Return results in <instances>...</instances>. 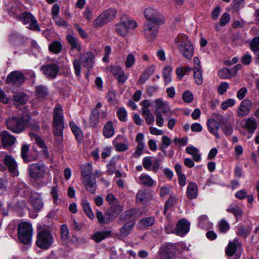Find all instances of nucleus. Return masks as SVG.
<instances>
[{"mask_svg": "<svg viewBox=\"0 0 259 259\" xmlns=\"http://www.w3.org/2000/svg\"><path fill=\"white\" fill-rule=\"evenodd\" d=\"M188 38L187 35L179 34L176 38L175 42L180 52L185 58L190 60L193 57L194 49Z\"/></svg>", "mask_w": 259, "mask_h": 259, "instance_id": "f257e3e1", "label": "nucleus"}, {"mask_svg": "<svg viewBox=\"0 0 259 259\" xmlns=\"http://www.w3.org/2000/svg\"><path fill=\"white\" fill-rule=\"evenodd\" d=\"M63 118L61 108H55L53 112V131L58 144L62 142L63 139V130L64 127Z\"/></svg>", "mask_w": 259, "mask_h": 259, "instance_id": "f03ea898", "label": "nucleus"}, {"mask_svg": "<svg viewBox=\"0 0 259 259\" xmlns=\"http://www.w3.org/2000/svg\"><path fill=\"white\" fill-rule=\"evenodd\" d=\"M17 231L18 238L22 243L28 244L31 242L33 231L30 223L25 222L20 223Z\"/></svg>", "mask_w": 259, "mask_h": 259, "instance_id": "7ed1b4c3", "label": "nucleus"}, {"mask_svg": "<svg viewBox=\"0 0 259 259\" xmlns=\"http://www.w3.org/2000/svg\"><path fill=\"white\" fill-rule=\"evenodd\" d=\"M6 124L8 129L11 132L19 134L25 130L27 121L23 118L12 116L6 119Z\"/></svg>", "mask_w": 259, "mask_h": 259, "instance_id": "20e7f679", "label": "nucleus"}, {"mask_svg": "<svg viewBox=\"0 0 259 259\" xmlns=\"http://www.w3.org/2000/svg\"><path fill=\"white\" fill-rule=\"evenodd\" d=\"M53 241V235L49 231L42 230L37 233L36 244L39 248L47 249L51 246Z\"/></svg>", "mask_w": 259, "mask_h": 259, "instance_id": "39448f33", "label": "nucleus"}, {"mask_svg": "<svg viewBox=\"0 0 259 259\" xmlns=\"http://www.w3.org/2000/svg\"><path fill=\"white\" fill-rule=\"evenodd\" d=\"M47 169V166L40 162L31 164L28 168L29 176L36 180L44 178Z\"/></svg>", "mask_w": 259, "mask_h": 259, "instance_id": "423d86ee", "label": "nucleus"}, {"mask_svg": "<svg viewBox=\"0 0 259 259\" xmlns=\"http://www.w3.org/2000/svg\"><path fill=\"white\" fill-rule=\"evenodd\" d=\"M20 20L24 25H27V28L36 31H40V27L36 19L29 12L23 13L20 15Z\"/></svg>", "mask_w": 259, "mask_h": 259, "instance_id": "0eeeda50", "label": "nucleus"}, {"mask_svg": "<svg viewBox=\"0 0 259 259\" xmlns=\"http://www.w3.org/2000/svg\"><path fill=\"white\" fill-rule=\"evenodd\" d=\"M160 24L146 21L143 26L144 34L149 41H153L156 38Z\"/></svg>", "mask_w": 259, "mask_h": 259, "instance_id": "6e6552de", "label": "nucleus"}, {"mask_svg": "<svg viewBox=\"0 0 259 259\" xmlns=\"http://www.w3.org/2000/svg\"><path fill=\"white\" fill-rule=\"evenodd\" d=\"M144 14L147 20L146 21L158 24H162L164 22V20L160 13L153 8H148L146 9Z\"/></svg>", "mask_w": 259, "mask_h": 259, "instance_id": "1a4fd4ad", "label": "nucleus"}, {"mask_svg": "<svg viewBox=\"0 0 259 259\" xmlns=\"http://www.w3.org/2000/svg\"><path fill=\"white\" fill-rule=\"evenodd\" d=\"M107 112L105 111H100L98 109H94L90 116L89 123L91 127H96L100 121L106 119Z\"/></svg>", "mask_w": 259, "mask_h": 259, "instance_id": "9d476101", "label": "nucleus"}, {"mask_svg": "<svg viewBox=\"0 0 259 259\" xmlns=\"http://www.w3.org/2000/svg\"><path fill=\"white\" fill-rule=\"evenodd\" d=\"M6 80L9 83L19 86L24 82L25 77L22 73L18 71H14L8 75Z\"/></svg>", "mask_w": 259, "mask_h": 259, "instance_id": "9b49d317", "label": "nucleus"}, {"mask_svg": "<svg viewBox=\"0 0 259 259\" xmlns=\"http://www.w3.org/2000/svg\"><path fill=\"white\" fill-rule=\"evenodd\" d=\"M175 251V246L171 244H164L160 249L157 259H170Z\"/></svg>", "mask_w": 259, "mask_h": 259, "instance_id": "f8f14e48", "label": "nucleus"}, {"mask_svg": "<svg viewBox=\"0 0 259 259\" xmlns=\"http://www.w3.org/2000/svg\"><path fill=\"white\" fill-rule=\"evenodd\" d=\"M4 162L8 167L9 172L13 176H18L19 171L17 163L13 157L9 155H6L4 158Z\"/></svg>", "mask_w": 259, "mask_h": 259, "instance_id": "ddd939ff", "label": "nucleus"}, {"mask_svg": "<svg viewBox=\"0 0 259 259\" xmlns=\"http://www.w3.org/2000/svg\"><path fill=\"white\" fill-rule=\"evenodd\" d=\"M252 107L251 101L248 99L243 100L240 103L237 110V115L239 117H243L249 114Z\"/></svg>", "mask_w": 259, "mask_h": 259, "instance_id": "4468645a", "label": "nucleus"}, {"mask_svg": "<svg viewBox=\"0 0 259 259\" xmlns=\"http://www.w3.org/2000/svg\"><path fill=\"white\" fill-rule=\"evenodd\" d=\"M117 213H114L108 210L104 215L101 211H97L96 212V217L100 224H108L112 222L116 217Z\"/></svg>", "mask_w": 259, "mask_h": 259, "instance_id": "2eb2a0df", "label": "nucleus"}, {"mask_svg": "<svg viewBox=\"0 0 259 259\" xmlns=\"http://www.w3.org/2000/svg\"><path fill=\"white\" fill-rule=\"evenodd\" d=\"M190 225V223L187 220H180L177 223L176 233L180 236L185 235L189 232Z\"/></svg>", "mask_w": 259, "mask_h": 259, "instance_id": "dca6fc26", "label": "nucleus"}, {"mask_svg": "<svg viewBox=\"0 0 259 259\" xmlns=\"http://www.w3.org/2000/svg\"><path fill=\"white\" fill-rule=\"evenodd\" d=\"M94 57L95 56L93 53L87 52L81 55L80 62L83 67L90 69L93 66Z\"/></svg>", "mask_w": 259, "mask_h": 259, "instance_id": "f3484780", "label": "nucleus"}, {"mask_svg": "<svg viewBox=\"0 0 259 259\" xmlns=\"http://www.w3.org/2000/svg\"><path fill=\"white\" fill-rule=\"evenodd\" d=\"M30 201L32 206L36 210L39 211L43 207L42 199L38 193L32 192Z\"/></svg>", "mask_w": 259, "mask_h": 259, "instance_id": "a211bd4d", "label": "nucleus"}, {"mask_svg": "<svg viewBox=\"0 0 259 259\" xmlns=\"http://www.w3.org/2000/svg\"><path fill=\"white\" fill-rule=\"evenodd\" d=\"M1 141L3 146L5 148L10 147L14 145L15 138L6 131H4L1 134Z\"/></svg>", "mask_w": 259, "mask_h": 259, "instance_id": "6ab92c4d", "label": "nucleus"}, {"mask_svg": "<svg viewBox=\"0 0 259 259\" xmlns=\"http://www.w3.org/2000/svg\"><path fill=\"white\" fill-rule=\"evenodd\" d=\"M41 70L47 76L55 78L59 71V67L56 64H51L42 66Z\"/></svg>", "mask_w": 259, "mask_h": 259, "instance_id": "aec40b11", "label": "nucleus"}, {"mask_svg": "<svg viewBox=\"0 0 259 259\" xmlns=\"http://www.w3.org/2000/svg\"><path fill=\"white\" fill-rule=\"evenodd\" d=\"M207 125L209 132L215 136L216 138L220 139V136L218 134V130L220 128L219 123L213 119H209L207 122Z\"/></svg>", "mask_w": 259, "mask_h": 259, "instance_id": "412c9836", "label": "nucleus"}, {"mask_svg": "<svg viewBox=\"0 0 259 259\" xmlns=\"http://www.w3.org/2000/svg\"><path fill=\"white\" fill-rule=\"evenodd\" d=\"M151 199V195L146 190H140L136 195L137 203H146Z\"/></svg>", "mask_w": 259, "mask_h": 259, "instance_id": "4be33fe9", "label": "nucleus"}, {"mask_svg": "<svg viewBox=\"0 0 259 259\" xmlns=\"http://www.w3.org/2000/svg\"><path fill=\"white\" fill-rule=\"evenodd\" d=\"M226 210L228 212L233 213L237 221L242 218L243 213L242 209L236 204H231L230 205Z\"/></svg>", "mask_w": 259, "mask_h": 259, "instance_id": "5701e85b", "label": "nucleus"}, {"mask_svg": "<svg viewBox=\"0 0 259 259\" xmlns=\"http://www.w3.org/2000/svg\"><path fill=\"white\" fill-rule=\"evenodd\" d=\"M240 245L239 239L234 238L232 241H230L226 249V253L227 255L232 256L236 251L237 247Z\"/></svg>", "mask_w": 259, "mask_h": 259, "instance_id": "b1692460", "label": "nucleus"}, {"mask_svg": "<svg viewBox=\"0 0 259 259\" xmlns=\"http://www.w3.org/2000/svg\"><path fill=\"white\" fill-rule=\"evenodd\" d=\"M29 147V145L25 144L22 145L21 148V157L25 163H29L34 160L28 155Z\"/></svg>", "mask_w": 259, "mask_h": 259, "instance_id": "393cba45", "label": "nucleus"}, {"mask_svg": "<svg viewBox=\"0 0 259 259\" xmlns=\"http://www.w3.org/2000/svg\"><path fill=\"white\" fill-rule=\"evenodd\" d=\"M107 23L112 21L117 15V11L115 9L110 8L105 10L101 14Z\"/></svg>", "mask_w": 259, "mask_h": 259, "instance_id": "a878e982", "label": "nucleus"}, {"mask_svg": "<svg viewBox=\"0 0 259 259\" xmlns=\"http://www.w3.org/2000/svg\"><path fill=\"white\" fill-rule=\"evenodd\" d=\"M187 194L189 199H195L198 195L197 185L194 183H190L187 187Z\"/></svg>", "mask_w": 259, "mask_h": 259, "instance_id": "bb28decb", "label": "nucleus"}, {"mask_svg": "<svg viewBox=\"0 0 259 259\" xmlns=\"http://www.w3.org/2000/svg\"><path fill=\"white\" fill-rule=\"evenodd\" d=\"M115 131L111 121H109L104 125L103 130V134L106 138L112 137L114 134Z\"/></svg>", "mask_w": 259, "mask_h": 259, "instance_id": "cd10ccee", "label": "nucleus"}, {"mask_svg": "<svg viewBox=\"0 0 259 259\" xmlns=\"http://www.w3.org/2000/svg\"><path fill=\"white\" fill-rule=\"evenodd\" d=\"M186 152L192 155L193 159L195 162H199L201 159V154L199 153L198 149L193 146H190L186 148Z\"/></svg>", "mask_w": 259, "mask_h": 259, "instance_id": "c85d7f7f", "label": "nucleus"}, {"mask_svg": "<svg viewBox=\"0 0 259 259\" xmlns=\"http://www.w3.org/2000/svg\"><path fill=\"white\" fill-rule=\"evenodd\" d=\"M83 183L88 191L92 193L95 192L97 187L96 180L90 177L84 181Z\"/></svg>", "mask_w": 259, "mask_h": 259, "instance_id": "c756f323", "label": "nucleus"}, {"mask_svg": "<svg viewBox=\"0 0 259 259\" xmlns=\"http://www.w3.org/2000/svg\"><path fill=\"white\" fill-rule=\"evenodd\" d=\"M155 223V218L153 217H147L140 220L138 226L140 229H144L153 225Z\"/></svg>", "mask_w": 259, "mask_h": 259, "instance_id": "7c9ffc66", "label": "nucleus"}, {"mask_svg": "<svg viewBox=\"0 0 259 259\" xmlns=\"http://www.w3.org/2000/svg\"><path fill=\"white\" fill-rule=\"evenodd\" d=\"M257 126V124L254 118H249L245 119L244 127L248 130L250 133H253Z\"/></svg>", "mask_w": 259, "mask_h": 259, "instance_id": "2f4dec72", "label": "nucleus"}, {"mask_svg": "<svg viewBox=\"0 0 259 259\" xmlns=\"http://www.w3.org/2000/svg\"><path fill=\"white\" fill-rule=\"evenodd\" d=\"M139 180L140 183L145 186L151 187L154 184V180L147 174H142L139 177Z\"/></svg>", "mask_w": 259, "mask_h": 259, "instance_id": "473e14b6", "label": "nucleus"}, {"mask_svg": "<svg viewBox=\"0 0 259 259\" xmlns=\"http://www.w3.org/2000/svg\"><path fill=\"white\" fill-rule=\"evenodd\" d=\"M67 40L71 46V49H76L77 51L81 50V46L78 39L71 35H68L66 36Z\"/></svg>", "mask_w": 259, "mask_h": 259, "instance_id": "72a5a7b5", "label": "nucleus"}, {"mask_svg": "<svg viewBox=\"0 0 259 259\" xmlns=\"http://www.w3.org/2000/svg\"><path fill=\"white\" fill-rule=\"evenodd\" d=\"M110 235L111 231H109L97 232L94 234L92 238L96 242H100Z\"/></svg>", "mask_w": 259, "mask_h": 259, "instance_id": "f704fd0d", "label": "nucleus"}, {"mask_svg": "<svg viewBox=\"0 0 259 259\" xmlns=\"http://www.w3.org/2000/svg\"><path fill=\"white\" fill-rule=\"evenodd\" d=\"M218 228L220 233L225 234L229 230L230 226L228 221L223 219L218 222Z\"/></svg>", "mask_w": 259, "mask_h": 259, "instance_id": "c9c22d12", "label": "nucleus"}, {"mask_svg": "<svg viewBox=\"0 0 259 259\" xmlns=\"http://www.w3.org/2000/svg\"><path fill=\"white\" fill-rule=\"evenodd\" d=\"M251 230V228L249 227L240 225L238 227L236 233L238 235L246 238L250 234Z\"/></svg>", "mask_w": 259, "mask_h": 259, "instance_id": "e433bc0d", "label": "nucleus"}, {"mask_svg": "<svg viewBox=\"0 0 259 259\" xmlns=\"http://www.w3.org/2000/svg\"><path fill=\"white\" fill-rule=\"evenodd\" d=\"M135 223L133 221H130L125 224L124 226L120 229V232L122 236H126L129 234L133 230Z\"/></svg>", "mask_w": 259, "mask_h": 259, "instance_id": "4c0bfd02", "label": "nucleus"}, {"mask_svg": "<svg viewBox=\"0 0 259 259\" xmlns=\"http://www.w3.org/2000/svg\"><path fill=\"white\" fill-rule=\"evenodd\" d=\"M13 99L16 104H24L27 102L28 98L25 94L19 93L13 96Z\"/></svg>", "mask_w": 259, "mask_h": 259, "instance_id": "58836bf2", "label": "nucleus"}, {"mask_svg": "<svg viewBox=\"0 0 259 259\" xmlns=\"http://www.w3.org/2000/svg\"><path fill=\"white\" fill-rule=\"evenodd\" d=\"M137 211L135 209H131L123 212L119 217L121 222L130 219L132 217L136 214Z\"/></svg>", "mask_w": 259, "mask_h": 259, "instance_id": "ea45409f", "label": "nucleus"}, {"mask_svg": "<svg viewBox=\"0 0 259 259\" xmlns=\"http://www.w3.org/2000/svg\"><path fill=\"white\" fill-rule=\"evenodd\" d=\"M142 114L147 124H151L154 121V117L149 109H142Z\"/></svg>", "mask_w": 259, "mask_h": 259, "instance_id": "a19ab883", "label": "nucleus"}, {"mask_svg": "<svg viewBox=\"0 0 259 259\" xmlns=\"http://www.w3.org/2000/svg\"><path fill=\"white\" fill-rule=\"evenodd\" d=\"M194 74L193 76L196 83L198 85H200L203 83V77L202 69L198 68L193 67Z\"/></svg>", "mask_w": 259, "mask_h": 259, "instance_id": "79ce46f5", "label": "nucleus"}, {"mask_svg": "<svg viewBox=\"0 0 259 259\" xmlns=\"http://www.w3.org/2000/svg\"><path fill=\"white\" fill-rule=\"evenodd\" d=\"M69 125L77 140L79 142L82 139V133L80 129L77 126L73 121H70Z\"/></svg>", "mask_w": 259, "mask_h": 259, "instance_id": "37998d69", "label": "nucleus"}, {"mask_svg": "<svg viewBox=\"0 0 259 259\" xmlns=\"http://www.w3.org/2000/svg\"><path fill=\"white\" fill-rule=\"evenodd\" d=\"M62 45L59 41L52 42L49 46V50L54 54H58L62 49Z\"/></svg>", "mask_w": 259, "mask_h": 259, "instance_id": "c03bdc74", "label": "nucleus"}, {"mask_svg": "<svg viewBox=\"0 0 259 259\" xmlns=\"http://www.w3.org/2000/svg\"><path fill=\"white\" fill-rule=\"evenodd\" d=\"M171 67L170 66H166L163 69V77L164 79V82L166 84L169 83L171 81Z\"/></svg>", "mask_w": 259, "mask_h": 259, "instance_id": "a18cd8bd", "label": "nucleus"}, {"mask_svg": "<svg viewBox=\"0 0 259 259\" xmlns=\"http://www.w3.org/2000/svg\"><path fill=\"white\" fill-rule=\"evenodd\" d=\"M81 204L85 213L90 219L92 220L94 218V215L91 209L89 202L86 200H83Z\"/></svg>", "mask_w": 259, "mask_h": 259, "instance_id": "49530a36", "label": "nucleus"}, {"mask_svg": "<svg viewBox=\"0 0 259 259\" xmlns=\"http://www.w3.org/2000/svg\"><path fill=\"white\" fill-rule=\"evenodd\" d=\"M171 141L167 136H163L161 138V143L160 145L159 149L163 152H165L166 149L171 144Z\"/></svg>", "mask_w": 259, "mask_h": 259, "instance_id": "de8ad7c7", "label": "nucleus"}, {"mask_svg": "<svg viewBox=\"0 0 259 259\" xmlns=\"http://www.w3.org/2000/svg\"><path fill=\"white\" fill-rule=\"evenodd\" d=\"M116 151L117 152H123L128 149V141L122 143L121 142L113 144Z\"/></svg>", "mask_w": 259, "mask_h": 259, "instance_id": "09e8293b", "label": "nucleus"}, {"mask_svg": "<svg viewBox=\"0 0 259 259\" xmlns=\"http://www.w3.org/2000/svg\"><path fill=\"white\" fill-rule=\"evenodd\" d=\"M60 233L62 240L66 243L69 239V231L66 225L61 226Z\"/></svg>", "mask_w": 259, "mask_h": 259, "instance_id": "8fccbe9b", "label": "nucleus"}, {"mask_svg": "<svg viewBox=\"0 0 259 259\" xmlns=\"http://www.w3.org/2000/svg\"><path fill=\"white\" fill-rule=\"evenodd\" d=\"M29 136L31 139L35 141V142L41 148L46 147L44 141L33 133H30Z\"/></svg>", "mask_w": 259, "mask_h": 259, "instance_id": "3c124183", "label": "nucleus"}, {"mask_svg": "<svg viewBox=\"0 0 259 259\" xmlns=\"http://www.w3.org/2000/svg\"><path fill=\"white\" fill-rule=\"evenodd\" d=\"M36 93L38 97L44 98L48 95V91L45 86L39 85L36 88Z\"/></svg>", "mask_w": 259, "mask_h": 259, "instance_id": "603ef678", "label": "nucleus"}, {"mask_svg": "<svg viewBox=\"0 0 259 259\" xmlns=\"http://www.w3.org/2000/svg\"><path fill=\"white\" fill-rule=\"evenodd\" d=\"M107 23L104 18L100 14L94 21L93 26L95 28L101 27Z\"/></svg>", "mask_w": 259, "mask_h": 259, "instance_id": "864d4df0", "label": "nucleus"}, {"mask_svg": "<svg viewBox=\"0 0 259 259\" xmlns=\"http://www.w3.org/2000/svg\"><path fill=\"white\" fill-rule=\"evenodd\" d=\"M116 31L122 36H125L128 33V30L122 22L116 25Z\"/></svg>", "mask_w": 259, "mask_h": 259, "instance_id": "5fc2aeb1", "label": "nucleus"}, {"mask_svg": "<svg viewBox=\"0 0 259 259\" xmlns=\"http://www.w3.org/2000/svg\"><path fill=\"white\" fill-rule=\"evenodd\" d=\"M92 173V167L90 164H87L82 168L81 174L82 176L87 179L90 177Z\"/></svg>", "mask_w": 259, "mask_h": 259, "instance_id": "6e6d98bb", "label": "nucleus"}, {"mask_svg": "<svg viewBox=\"0 0 259 259\" xmlns=\"http://www.w3.org/2000/svg\"><path fill=\"white\" fill-rule=\"evenodd\" d=\"M135 61L136 59L135 56L133 54L130 53L126 57V60L125 61V66L126 68H131L134 65Z\"/></svg>", "mask_w": 259, "mask_h": 259, "instance_id": "4d7b16f0", "label": "nucleus"}, {"mask_svg": "<svg viewBox=\"0 0 259 259\" xmlns=\"http://www.w3.org/2000/svg\"><path fill=\"white\" fill-rule=\"evenodd\" d=\"M222 130L226 135H230L233 133V128L231 125L227 122H222Z\"/></svg>", "mask_w": 259, "mask_h": 259, "instance_id": "13d9d810", "label": "nucleus"}, {"mask_svg": "<svg viewBox=\"0 0 259 259\" xmlns=\"http://www.w3.org/2000/svg\"><path fill=\"white\" fill-rule=\"evenodd\" d=\"M230 20V15L228 13H224L220 19V25L221 26H225Z\"/></svg>", "mask_w": 259, "mask_h": 259, "instance_id": "bf43d9fd", "label": "nucleus"}, {"mask_svg": "<svg viewBox=\"0 0 259 259\" xmlns=\"http://www.w3.org/2000/svg\"><path fill=\"white\" fill-rule=\"evenodd\" d=\"M218 75L222 79H226L230 77L231 73L228 69L223 68L219 71Z\"/></svg>", "mask_w": 259, "mask_h": 259, "instance_id": "052dcab7", "label": "nucleus"}, {"mask_svg": "<svg viewBox=\"0 0 259 259\" xmlns=\"http://www.w3.org/2000/svg\"><path fill=\"white\" fill-rule=\"evenodd\" d=\"M122 22L124 24L127 30L134 29L137 26L136 22L133 20L128 19L122 21Z\"/></svg>", "mask_w": 259, "mask_h": 259, "instance_id": "680f3d73", "label": "nucleus"}, {"mask_svg": "<svg viewBox=\"0 0 259 259\" xmlns=\"http://www.w3.org/2000/svg\"><path fill=\"white\" fill-rule=\"evenodd\" d=\"M152 162L153 161L151 160V157H145L143 159V165L146 169L150 170L152 164Z\"/></svg>", "mask_w": 259, "mask_h": 259, "instance_id": "e2e57ef3", "label": "nucleus"}, {"mask_svg": "<svg viewBox=\"0 0 259 259\" xmlns=\"http://www.w3.org/2000/svg\"><path fill=\"white\" fill-rule=\"evenodd\" d=\"M117 115L119 119L121 121H125L127 112L124 108H119L117 112Z\"/></svg>", "mask_w": 259, "mask_h": 259, "instance_id": "0e129e2a", "label": "nucleus"}, {"mask_svg": "<svg viewBox=\"0 0 259 259\" xmlns=\"http://www.w3.org/2000/svg\"><path fill=\"white\" fill-rule=\"evenodd\" d=\"M154 113L156 116V122L157 125L159 127L162 126L164 120L162 117L161 113L159 111H155Z\"/></svg>", "mask_w": 259, "mask_h": 259, "instance_id": "69168bd1", "label": "nucleus"}, {"mask_svg": "<svg viewBox=\"0 0 259 259\" xmlns=\"http://www.w3.org/2000/svg\"><path fill=\"white\" fill-rule=\"evenodd\" d=\"M183 99L185 102L191 103L193 101V95L190 91H185L183 94Z\"/></svg>", "mask_w": 259, "mask_h": 259, "instance_id": "338daca9", "label": "nucleus"}, {"mask_svg": "<svg viewBox=\"0 0 259 259\" xmlns=\"http://www.w3.org/2000/svg\"><path fill=\"white\" fill-rule=\"evenodd\" d=\"M144 147V144L143 143H138L136 151L133 154V157L135 158H138L141 155Z\"/></svg>", "mask_w": 259, "mask_h": 259, "instance_id": "774afa93", "label": "nucleus"}]
</instances>
